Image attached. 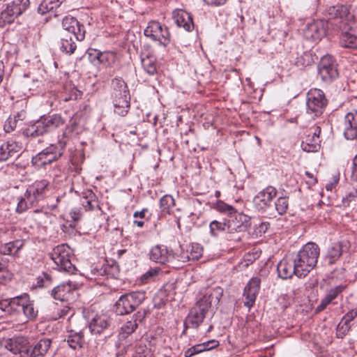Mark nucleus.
Returning a JSON list of instances; mask_svg holds the SVG:
<instances>
[{"label":"nucleus","instance_id":"1","mask_svg":"<svg viewBox=\"0 0 357 357\" xmlns=\"http://www.w3.org/2000/svg\"><path fill=\"white\" fill-rule=\"evenodd\" d=\"M320 254V248L317 244L309 242L304 245L295 256L297 263L298 273L305 277L317 265Z\"/></svg>","mask_w":357,"mask_h":357},{"label":"nucleus","instance_id":"2","mask_svg":"<svg viewBox=\"0 0 357 357\" xmlns=\"http://www.w3.org/2000/svg\"><path fill=\"white\" fill-rule=\"evenodd\" d=\"M66 140L59 139L57 144H51L31 158V165L36 169H46L47 166L57 161L63 155Z\"/></svg>","mask_w":357,"mask_h":357},{"label":"nucleus","instance_id":"3","mask_svg":"<svg viewBox=\"0 0 357 357\" xmlns=\"http://www.w3.org/2000/svg\"><path fill=\"white\" fill-rule=\"evenodd\" d=\"M146 299V292L135 291L121 295L114 305L117 315L129 314L134 312Z\"/></svg>","mask_w":357,"mask_h":357},{"label":"nucleus","instance_id":"4","mask_svg":"<svg viewBox=\"0 0 357 357\" xmlns=\"http://www.w3.org/2000/svg\"><path fill=\"white\" fill-rule=\"evenodd\" d=\"M50 255L56 266L54 268L70 274L75 273L77 268L71 261L73 251L67 244L58 245Z\"/></svg>","mask_w":357,"mask_h":357},{"label":"nucleus","instance_id":"5","mask_svg":"<svg viewBox=\"0 0 357 357\" xmlns=\"http://www.w3.org/2000/svg\"><path fill=\"white\" fill-rule=\"evenodd\" d=\"M225 219L229 229V236H227V240L235 243L241 241L239 233L251 226V218L236 210L234 213L225 218Z\"/></svg>","mask_w":357,"mask_h":357},{"label":"nucleus","instance_id":"6","mask_svg":"<svg viewBox=\"0 0 357 357\" xmlns=\"http://www.w3.org/2000/svg\"><path fill=\"white\" fill-rule=\"evenodd\" d=\"M328 100L324 92L319 89H311L306 96V112L314 117L321 116L327 105Z\"/></svg>","mask_w":357,"mask_h":357},{"label":"nucleus","instance_id":"7","mask_svg":"<svg viewBox=\"0 0 357 357\" xmlns=\"http://www.w3.org/2000/svg\"><path fill=\"white\" fill-rule=\"evenodd\" d=\"M145 36L153 41H158L160 46L167 47L171 42V35L169 29L162 25L158 21H151L144 31Z\"/></svg>","mask_w":357,"mask_h":357},{"label":"nucleus","instance_id":"8","mask_svg":"<svg viewBox=\"0 0 357 357\" xmlns=\"http://www.w3.org/2000/svg\"><path fill=\"white\" fill-rule=\"evenodd\" d=\"M318 74L323 82L330 84L339 77V73L333 58L330 55L321 57L318 63Z\"/></svg>","mask_w":357,"mask_h":357},{"label":"nucleus","instance_id":"9","mask_svg":"<svg viewBox=\"0 0 357 357\" xmlns=\"http://www.w3.org/2000/svg\"><path fill=\"white\" fill-rule=\"evenodd\" d=\"M336 31L342 47L357 50V27L355 22L338 25Z\"/></svg>","mask_w":357,"mask_h":357},{"label":"nucleus","instance_id":"10","mask_svg":"<svg viewBox=\"0 0 357 357\" xmlns=\"http://www.w3.org/2000/svg\"><path fill=\"white\" fill-rule=\"evenodd\" d=\"M351 5L350 4H336L330 6L328 10V15L333 19H339L340 22L335 24L334 27L335 31L337 30V26L343 23L352 24L355 22V16L351 12Z\"/></svg>","mask_w":357,"mask_h":357},{"label":"nucleus","instance_id":"11","mask_svg":"<svg viewBox=\"0 0 357 357\" xmlns=\"http://www.w3.org/2000/svg\"><path fill=\"white\" fill-rule=\"evenodd\" d=\"M223 295V289L220 287L207 289L197 301L194 307H198L206 314L212 303L218 304Z\"/></svg>","mask_w":357,"mask_h":357},{"label":"nucleus","instance_id":"12","mask_svg":"<svg viewBox=\"0 0 357 357\" xmlns=\"http://www.w3.org/2000/svg\"><path fill=\"white\" fill-rule=\"evenodd\" d=\"M277 189L268 185L262 190L259 191L253 199L255 208L260 212H265L271 206L273 199L276 197Z\"/></svg>","mask_w":357,"mask_h":357},{"label":"nucleus","instance_id":"13","mask_svg":"<svg viewBox=\"0 0 357 357\" xmlns=\"http://www.w3.org/2000/svg\"><path fill=\"white\" fill-rule=\"evenodd\" d=\"M350 247V243L347 240L331 243L327 248L325 260L329 266L336 264L344 253L349 251Z\"/></svg>","mask_w":357,"mask_h":357},{"label":"nucleus","instance_id":"14","mask_svg":"<svg viewBox=\"0 0 357 357\" xmlns=\"http://www.w3.org/2000/svg\"><path fill=\"white\" fill-rule=\"evenodd\" d=\"M6 348L15 355L14 357H30L31 346L25 337L18 336L9 339Z\"/></svg>","mask_w":357,"mask_h":357},{"label":"nucleus","instance_id":"15","mask_svg":"<svg viewBox=\"0 0 357 357\" xmlns=\"http://www.w3.org/2000/svg\"><path fill=\"white\" fill-rule=\"evenodd\" d=\"M62 27L66 33L73 35L75 40L82 41L85 38L86 30L83 24L80 23L75 17L68 15L62 20Z\"/></svg>","mask_w":357,"mask_h":357},{"label":"nucleus","instance_id":"16","mask_svg":"<svg viewBox=\"0 0 357 357\" xmlns=\"http://www.w3.org/2000/svg\"><path fill=\"white\" fill-rule=\"evenodd\" d=\"M146 309H142L135 312L130 320L127 321L121 328L119 339H126L134 333L138 327V324L142 322L148 313Z\"/></svg>","mask_w":357,"mask_h":357},{"label":"nucleus","instance_id":"17","mask_svg":"<svg viewBox=\"0 0 357 357\" xmlns=\"http://www.w3.org/2000/svg\"><path fill=\"white\" fill-rule=\"evenodd\" d=\"M261 278L256 276L252 277L245 285L243 290L244 305L245 307L250 308L255 304L261 288Z\"/></svg>","mask_w":357,"mask_h":357},{"label":"nucleus","instance_id":"18","mask_svg":"<svg viewBox=\"0 0 357 357\" xmlns=\"http://www.w3.org/2000/svg\"><path fill=\"white\" fill-rule=\"evenodd\" d=\"M298 268L297 263L295 262V258L284 257L280 261L277 266L278 276L283 280L289 279L294 275L298 278H304L298 273Z\"/></svg>","mask_w":357,"mask_h":357},{"label":"nucleus","instance_id":"19","mask_svg":"<svg viewBox=\"0 0 357 357\" xmlns=\"http://www.w3.org/2000/svg\"><path fill=\"white\" fill-rule=\"evenodd\" d=\"M327 26L328 22L324 20L314 21L305 29L304 36L307 40L319 41L325 36Z\"/></svg>","mask_w":357,"mask_h":357},{"label":"nucleus","instance_id":"20","mask_svg":"<svg viewBox=\"0 0 357 357\" xmlns=\"http://www.w3.org/2000/svg\"><path fill=\"white\" fill-rule=\"evenodd\" d=\"M112 325V319L105 314H96L89 321L88 326L92 335H100Z\"/></svg>","mask_w":357,"mask_h":357},{"label":"nucleus","instance_id":"21","mask_svg":"<svg viewBox=\"0 0 357 357\" xmlns=\"http://www.w3.org/2000/svg\"><path fill=\"white\" fill-rule=\"evenodd\" d=\"M343 135L347 140L357 139V110H353L345 115Z\"/></svg>","mask_w":357,"mask_h":357},{"label":"nucleus","instance_id":"22","mask_svg":"<svg viewBox=\"0 0 357 357\" xmlns=\"http://www.w3.org/2000/svg\"><path fill=\"white\" fill-rule=\"evenodd\" d=\"M25 139H36L45 135L39 119L29 121L24 123V126L19 130Z\"/></svg>","mask_w":357,"mask_h":357},{"label":"nucleus","instance_id":"23","mask_svg":"<svg viewBox=\"0 0 357 357\" xmlns=\"http://www.w3.org/2000/svg\"><path fill=\"white\" fill-rule=\"evenodd\" d=\"M65 1L66 0H43L38 7V11L42 15L49 13L50 17L53 15L58 17L63 13L61 4Z\"/></svg>","mask_w":357,"mask_h":357},{"label":"nucleus","instance_id":"24","mask_svg":"<svg viewBox=\"0 0 357 357\" xmlns=\"http://www.w3.org/2000/svg\"><path fill=\"white\" fill-rule=\"evenodd\" d=\"M38 119L45 135L63 126L66 123L65 119L59 114H54L49 116L43 115L40 116Z\"/></svg>","mask_w":357,"mask_h":357},{"label":"nucleus","instance_id":"25","mask_svg":"<svg viewBox=\"0 0 357 357\" xmlns=\"http://www.w3.org/2000/svg\"><path fill=\"white\" fill-rule=\"evenodd\" d=\"M40 203L39 199L27 188L24 195L19 198L16 211L18 213H24L29 208L39 206Z\"/></svg>","mask_w":357,"mask_h":357},{"label":"nucleus","instance_id":"26","mask_svg":"<svg viewBox=\"0 0 357 357\" xmlns=\"http://www.w3.org/2000/svg\"><path fill=\"white\" fill-rule=\"evenodd\" d=\"M75 289L70 283H61L50 291L51 296L61 302H68L73 298Z\"/></svg>","mask_w":357,"mask_h":357},{"label":"nucleus","instance_id":"27","mask_svg":"<svg viewBox=\"0 0 357 357\" xmlns=\"http://www.w3.org/2000/svg\"><path fill=\"white\" fill-rule=\"evenodd\" d=\"M172 17L176 24L183 27L187 31H191L194 29V22L190 13L183 9H176L172 13Z\"/></svg>","mask_w":357,"mask_h":357},{"label":"nucleus","instance_id":"28","mask_svg":"<svg viewBox=\"0 0 357 357\" xmlns=\"http://www.w3.org/2000/svg\"><path fill=\"white\" fill-rule=\"evenodd\" d=\"M130 96L127 84L121 77H115L111 82V98Z\"/></svg>","mask_w":357,"mask_h":357},{"label":"nucleus","instance_id":"29","mask_svg":"<svg viewBox=\"0 0 357 357\" xmlns=\"http://www.w3.org/2000/svg\"><path fill=\"white\" fill-rule=\"evenodd\" d=\"M64 342L74 350L82 349L85 344L84 333L82 331L69 330L67 331Z\"/></svg>","mask_w":357,"mask_h":357},{"label":"nucleus","instance_id":"30","mask_svg":"<svg viewBox=\"0 0 357 357\" xmlns=\"http://www.w3.org/2000/svg\"><path fill=\"white\" fill-rule=\"evenodd\" d=\"M149 256L151 261L164 264L169 261L171 251L164 245H157L151 249Z\"/></svg>","mask_w":357,"mask_h":357},{"label":"nucleus","instance_id":"31","mask_svg":"<svg viewBox=\"0 0 357 357\" xmlns=\"http://www.w3.org/2000/svg\"><path fill=\"white\" fill-rule=\"evenodd\" d=\"M20 146L13 140L7 141L0 146V162H3L16 156L20 151Z\"/></svg>","mask_w":357,"mask_h":357},{"label":"nucleus","instance_id":"32","mask_svg":"<svg viewBox=\"0 0 357 357\" xmlns=\"http://www.w3.org/2000/svg\"><path fill=\"white\" fill-rule=\"evenodd\" d=\"M52 344V340L47 337H43L35 344L31 345L30 357H45Z\"/></svg>","mask_w":357,"mask_h":357},{"label":"nucleus","instance_id":"33","mask_svg":"<svg viewBox=\"0 0 357 357\" xmlns=\"http://www.w3.org/2000/svg\"><path fill=\"white\" fill-rule=\"evenodd\" d=\"M29 295L28 294H24L10 299L3 301L1 302V305H3L5 303V306L9 307L11 312H20L22 311L26 302H29Z\"/></svg>","mask_w":357,"mask_h":357},{"label":"nucleus","instance_id":"34","mask_svg":"<svg viewBox=\"0 0 357 357\" xmlns=\"http://www.w3.org/2000/svg\"><path fill=\"white\" fill-rule=\"evenodd\" d=\"M202 254L203 248L199 243H192L187 247L185 251L181 252V259L183 262L198 260Z\"/></svg>","mask_w":357,"mask_h":357},{"label":"nucleus","instance_id":"35","mask_svg":"<svg viewBox=\"0 0 357 357\" xmlns=\"http://www.w3.org/2000/svg\"><path fill=\"white\" fill-rule=\"evenodd\" d=\"M30 190L39 199L43 201L50 191V183L47 179L36 181L28 187Z\"/></svg>","mask_w":357,"mask_h":357},{"label":"nucleus","instance_id":"36","mask_svg":"<svg viewBox=\"0 0 357 357\" xmlns=\"http://www.w3.org/2000/svg\"><path fill=\"white\" fill-rule=\"evenodd\" d=\"M206 314L201 311L198 307H192L188 316L186 317L184 324H189L190 328H197L199 325L203 322Z\"/></svg>","mask_w":357,"mask_h":357},{"label":"nucleus","instance_id":"37","mask_svg":"<svg viewBox=\"0 0 357 357\" xmlns=\"http://www.w3.org/2000/svg\"><path fill=\"white\" fill-rule=\"evenodd\" d=\"M140 59L144 70L149 75H154L157 74V60L153 55L142 52Z\"/></svg>","mask_w":357,"mask_h":357},{"label":"nucleus","instance_id":"38","mask_svg":"<svg viewBox=\"0 0 357 357\" xmlns=\"http://www.w3.org/2000/svg\"><path fill=\"white\" fill-rule=\"evenodd\" d=\"M73 35L63 33L61 37L60 50L67 54H73L77 49V45Z\"/></svg>","mask_w":357,"mask_h":357},{"label":"nucleus","instance_id":"39","mask_svg":"<svg viewBox=\"0 0 357 357\" xmlns=\"http://www.w3.org/2000/svg\"><path fill=\"white\" fill-rule=\"evenodd\" d=\"M24 245V241L22 239H17L2 244L0 246V253L4 255L15 256L23 248Z\"/></svg>","mask_w":357,"mask_h":357},{"label":"nucleus","instance_id":"40","mask_svg":"<svg viewBox=\"0 0 357 357\" xmlns=\"http://www.w3.org/2000/svg\"><path fill=\"white\" fill-rule=\"evenodd\" d=\"M112 100L114 112L121 116H126L130 107V96L114 98Z\"/></svg>","mask_w":357,"mask_h":357},{"label":"nucleus","instance_id":"41","mask_svg":"<svg viewBox=\"0 0 357 357\" xmlns=\"http://www.w3.org/2000/svg\"><path fill=\"white\" fill-rule=\"evenodd\" d=\"M225 233L226 236H229V229L225 218L222 221L214 220L209 224V233L213 238H217L220 233ZM227 238V237H225Z\"/></svg>","mask_w":357,"mask_h":357},{"label":"nucleus","instance_id":"42","mask_svg":"<svg viewBox=\"0 0 357 357\" xmlns=\"http://www.w3.org/2000/svg\"><path fill=\"white\" fill-rule=\"evenodd\" d=\"M81 202L86 211L93 210L98 206L96 195L91 190H87L82 192Z\"/></svg>","mask_w":357,"mask_h":357},{"label":"nucleus","instance_id":"43","mask_svg":"<svg viewBox=\"0 0 357 357\" xmlns=\"http://www.w3.org/2000/svg\"><path fill=\"white\" fill-rule=\"evenodd\" d=\"M114 271H118V266L116 265H112L111 266L108 265H103L100 268L95 267L91 270V276H89V278L91 280H97L98 277L99 276H105L107 275V277L109 275H114Z\"/></svg>","mask_w":357,"mask_h":357},{"label":"nucleus","instance_id":"44","mask_svg":"<svg viewBox=\"0 0 357 357\" xmlns=\"http://www.w3.org/2000/svg\"><path fill=\"white\" fill-rule=\"evenodd\" d=\"M17 17L18 15L7 3L6 8L0 13V27L4 28L7 25L11 24Z\"/></svg>","mask_w":357,"mask_h":357},{"label":"nucleus","instance_id":"45","mask_svg":"<svg viewBox=\"0 0 357 357\" xmlns=\"http://www.w3.org/2000/svg\"><path fill=\"white\" fill-rule=\"evenodd\" d=\"M175 204V199L170 195H165L160 199V208L163 213L170 214Z\"/></svg>","mask_w":357,"mask_h":357},{"label":"nucleus","instance_id":"46","mask_svg":"<svg viewBox=\"0 0 357 357\" xmlns=\"http://www.w3.org/2000/svg\"><path fill=\"white\" fill-rule=\"evenodd\" d=\"M319 140L317 138L313 139L309 134L305 141H303L301 144V147L303 151L310 153L317 152L319 149Z\"/></svg>","mask_w":357,"mask_h":357},{"label":"nucleus","instance_id":"47","mask_svg":"<svg viewBox=\"0 0 357 357\" xmlns=\"http://www.w3.org/2000/svg\"><path fill=\"white\" fill-rule=\"evenodd\" d=\"M8 6L18 15H21L24 13L30 6L29 0H13L8 3Z\"/></svg>","mask_w":357,"mask_h":357},{"label":"nucleus","instance_id":"48","mask_svg":"<svg viewBox=\"0 0 357 357\" xmlns=\"http://www.w3.org/2000/svg\"><path fill=\"white\" fill-rule=\"evenodd\" d=\"M213 208L222 214L227 215V217L234 213L236 210L234 206L222 200H218L213 204Z\"/></svg>","mask_w":357,"mask_h":357},{"label":"nucleus","instance_id":"49","mask_svg":"<svg viewBox=\"0 0 357 357\" xmlns=\"http://www.w3.org/2000/svg\"><path fill=\"white\" fill-rule=\"evenodd\" d=\"M116 54L112 51L101 52L100 57H99V64L108 67L111 66L116 62Z\"/></svg>","mask_w":357,"mask_h":357},{"label":"nucleus","instance_id":"50","mask_svg":"<svg viewBox=\"0 0 357 357\" xmlns=\"http://www.w3.org/2000/svg\"><path fill=\"white\" fill-rule=\"evenodd\" d=\"M289 206V197L280 196L275 202V208L279 215H284L287 213Z\"/></svg>","mask_w":357,"mask_h":357},{"label":"nucleus","instance_id":"51","mask_svg":"<svg viewBox=\"0 0 357 357\" xmlns=\"http://www.w3.org/2000/svg\"><path fill=\"white\" fill-rule=\"evenodd\" d=\"M52 280L53 279L50 274L47 272H43L36 278V282L34 284V286L38 288H46L52 284Z\"/></svg>","mask_w":357,"mask_h":357},{"label":"nucleus","instance_id":"52","mask_svg":"<svg viewBox=\"0 0 357 357\" xmlns=\"http://www.w3.org/2000/svg\"><path fill=\"white\" fill-rule=\"evenodd\" d=\"M314 62L312 53L304 52L301 56L296 58L295 64L298 67H305L311 65Z\"/></svg>","mask_w":357,"mask_h":357},{"label":"nucleus","instance_id":"53","mask_svg":"<svg viewBox=\"0 0 357 357\" xmlns=\"http://www.w3.org/2000/svg\"><path fill=\"white\" fill-rule=\"evenodd\" d=\"M22 311L24 314L31 320L34 319L38 315V310L35 309L33 301H31L29 297V302H26L24 305Z\"/></svg>","mask_w":357,"mask_h":357},{"label":"nucleus","instance_id":"54","mask_svg":"<svg viewBox=\"0 0 357 357\" xmlns=\"http://www.w3.org/2000/svg\"><path fill=\"white\" fill-rule=\"evenodd\" d=\"M351 327V324L345 323V321L341 319L340 322L337 326L336 335L337 337L342 339L345 337Z\"/></svg>","mask_w":357,"mask_h":357},{"label":"nucleus","instance_id":"55","mask_svg":"<svg viewBox=\"0 0 357 357\" xmlns=\"http://www.w3.org/2000/svg\"><path fill=\"white\" fill-rule=\"evenodd\" d=\"M77 126L78 124L76 120L72 119L69 124L66 126V129L62 135L63 137L61 139L66 140V142H68L69 135L73 134L76 130Z\"/></svg>","mask_w":357,"mask_h":357},{"label":"nucleus","instance_id":"56","mask_svg":"<svg viewBox=\"0 0 357 357\" xmlns=\"http://www.w3.org/2000/svg\"><path fill=\"white\" fill-rule=\"evenodd\" d=\"M347 287L346 285L340 284L331 288L327 293L326 296L333 302Z\"/></svg>","mask_w":357,"mask_h":357},{"label":"nucleus","instance_id":"57","mask_svg":"<svg viewBox=\"0 0 357 357\" xmlns=\"http://www.w3.org/2000/svg\"><path fill=\"white\" fill-rule=\"evenodd\" d=\"M17 121L16 119L10 116L4 123L3 130L6 133L13 132L17 127Z\"/></svg>","mask_w":357,"mask_h":357},{"label":"nucleus","instance_id":"58","mask_svg":"<svg viewBox=\"0 0 357 357\" xmlns=\"http://www.w3.org/2000/svg\"><path fill=\"white\" fill-rule=\"evenodd\" d=\"M89 59L95 65L99 64V57H100L101 52L96 49L89 48L86 52Z\"/></svg>","mask_w":357,"mask_h":357},{"label":"nucleus","instance_id":"59","mask_svg":"<svg viewBox=\"0 0 357 357\" xmlns=\"http://www.w3.org/2000/svg\"><path fill=\"white\" fill-rule=\"evenodd\" d=\"M158 274V270L151 268L143 274L141 277V280L143 283H148L150 280H153Z\"/></svg>","mask_w":357,"mask_h":357},{"label":"nucleus","instance_id":"60","mask_svg":"<svg viewBox=\"0 0 357 357\" xmlns=\"http://www.w3.org/2000/svg\"><path fill=\"white\" fill-rule=\"evenodd\" d=\"M136 352L139 357H151V351L145 344H139L136 347Z\"/></svg>","mask_w":357,"mask_h":357},{"label":"nucleus","instance_id":"61","mask_svg":"<svg viewBox=\"0 0 357 357\" xmlns=\"http://www.w3.org/2000/svg\"><path fill=\"white\" fill-rule=\"evenodd\" d=\"M270 227V223L268 222H261L258 225L255 226V229L257 235H261L262 234H265Z\"/></svg>","mask_w":357,"mask_h":357},{"label":"nucleus","instance_id":"62","mask_svg":"<svg viewBox=\"0 0 357 357\" xmlns=\"http://www.w3.org/2000/svg\"><path fill=\"white\" fill-rule=\"evenodd\" d=\"M201 215H202L201 213H190V214L189 215L188 217H189V218H190V221L192 222V227H199L204 224V222H199V220L201 218Z\"/></svg>","mask_w":357,"mask_h":357},{"label":"nucleus","instance_id":"63","mask_svg":"<svg viewBox=\"0 0 357 357\" xmlns=\"http://www.w3.org/2000/svg\"><path fill=\"white\" fill-rule=\"evenodd\" d=\"M332 301L326 296L321 300L320 303L317 306L315 312L319 313L324 310Z\"/></svg>","mask_w":357,"mask_h":357},{"label":"nucleus","instance_id":"64","mask_svg":"<svg viewBox=\"0 0 357 357\" xmlns=\"http://www.w3.org/2000/svg\"><path fill=\"white\" fill-rule=\"evenodd\" d=\"M357 317V309H353L349 311L347 314L344 315L342 318L345 323L351 324V322Z\"/></svg>","mask_w":357,"mask_h":357}]
</instances>
